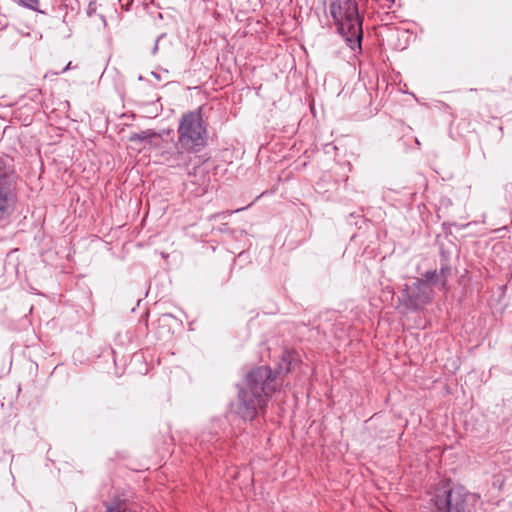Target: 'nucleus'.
<instances>
[{
  "label": "nucleus",
  "mask_w": 512,
  "mask_h": 512,
  "mask_svg": "<svg viewBox=\"0 0 512 512\" xmlns=\"http://www.w3.org/2000/svg\"><path fill=\"white\" fill-rule=\"evenodd\" d=\"M291 359V354L286 353L277 372H273L268 366H260L246 375L245 386L238 392L237 404V413L243 419L253 420L258 411L264 409L278 387L277 374L288 373L291 370Z\"/></svg>",
  "instance_id": "1"
},
{
  "label": "nucleus",
  "mask_w": 512,
  "mask_h": 512,
  "mask_svg": "<svg viewBox=\"0 0 512 512\" xmlns=\"http://www.w3.org/2000/svg\"><path fill=\"white\" fill-rule=\"evenodd\" d=\"M177 151L167 158L172 166H188L192 153L201 151L206 145L207 131L201 110L184 113L178 126Z\"/></svg>",
  "instance_id": "2"
},
{
  "label": "nucleus",
  "mask_w": 512,
  "mask_h": 512,
  "mask_svg": "<svg viewBox=\"0 0 512 512\" xmlns=\"http://www.w3.org/2000/svg\"><path fill=\"white\" fill-rule=\"evenodd\" d=\"M330 13L349 47L360 49L363 32L357 3L354 0H333Z\"/></svg>",
  "instance_id": "3"
},
{
  "label": "nucleus",
  "mask_w": 512,
  "mask_h": 512,
  "mask_svg": "<svg viewBox=\"0 0 512 512\" xmlns=\"http://www.w3.org/2000/svg\"><path fill=\"white\" fill-rule=\"evenodd\" d=\"M430 502L432 512H466L467 494L460 487L442 483L435 487Z\"/></svg>",
  "instance_id": "4"
},
{
  "label": "nucleus",
  "mask_w": 512,
  "mask_h": 512,
  "mask_svg": "<svg viewBox=\"0 0 512 512\" xmlns=\"http://www.w3.org/2000/svg\"><path fill=\"white\" fill-rule=\"evenodd\" d=\"M432 290L425 285V281L417 280L412 285H406L399 297L400 307L415 311L430 302Z\"/></svg>",
  "instance_id": "5"
},
{
  "label": "nucleus",
  "mask_w": 512,
  "mask_h": 512,
  "mask_svg": "<svg viewBox=\"0 0 512 512\" xmlns=\"http://www.w3.org/2000/svg\"><path fill=\"white\" fill-rule=\"evenodd\" d=\"M16 202V183L13 177L0 167V221L13 212Z\"/></svg>",
  "instance_id": "6"
},
{
  "label": "nucleus",
  "mask_w": 512,
  "mask_h": 512,
  "mask_svg": "<svg viewBox=\"0 0 512 512\" xmlns=\"http://www.w3.org/2000/svg\"><path fill=\"white\" fill-rule=\"evenodd\" d=\"M450 272L451 270L449 267H441L439 271H427L420 280L425 281L426 286H428V284H439L442 289H446L447 278L450 275Z\"/></svg>",
  "instance_id": "7"
},
{
  "label": "nucleus",
  "mask_w": 512,
  "mask_h": 512,
  "mask_svg": "<svg viewBox=\"0 0 512 512\" xmlns=\"http://www.w3.org/2000/svg\"><path fill=\"white\" fill-rule=\"evenodd\" d=\"M106 507L105 512H136L135 509L123 499L115 498L109 503L104 504Z\"/></svg>",
  "instance_id": "8"
},
{
  "label": "nucleus",
  "mask_w": 512,
  "mask_h": 512,
  "mask_svg": "<svg viewBox=\"0 0 512 512\" xmlns=\"http://www.w3.org/2000/svg\"><path fill=\"white\" fill-rule=\"evenodd\" d=\"M157 133L152 130H145L140 133H133L130 136V141L132 142H143L148 139H151L152 137H156Z\"/></svg>",
  "instance_id": "9"
},
{
  "label": "nucleus",
  "mask_w": 512,
  "mask_h": 512,
  "mask_svg": "<svg viewBox=\"0 0 512 512\" xmlns=\"http://www.w3.org/2000/svg\"><path fill=\"white\" fill-rule=\"evenodd\" d=\"M23 5L29 7V8H35V6L38 4V0H19Z\"/></svg>",
  "instance_id": "10"
},
{
  "label": "nucleus",
  "mask_w": 512,
  "mask_h": 512,
  "mask_svg": "<svg viewBox=\"0 0 512 512\" xmlns=\"http://www.w3.org/2000/svg\"><path fill=\"white\" fill-rule=\"evenodd\" d=\"M71 68H72V63H71V62H69V63H68V64L63 68L62 72H66V71L70 70Z\"/></svg>",
  "instance_id": "11"
},
{
  "label": "nucleus",
  "mask_w": 512,
  "mask_h": 512,
  "mask_svg": "<svg viewBox=\"0 0 512 512\" xmlns=\"http://www.w3.org/2000/svg\"><path fill=\"white\" fill-rule=\"evenodd\" d=\"M159 40H160V37L156 40V43H155L154 48H153V54H155L156 51L158 50V42H159Z\"/></svg>",
  "instance_id": "12"
}]
</instances>
